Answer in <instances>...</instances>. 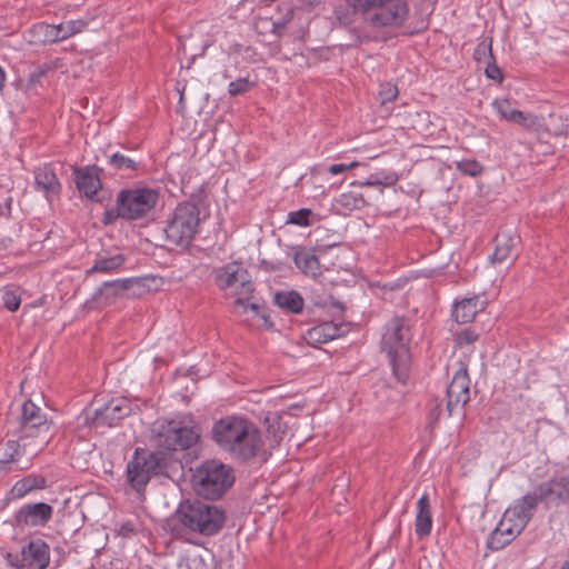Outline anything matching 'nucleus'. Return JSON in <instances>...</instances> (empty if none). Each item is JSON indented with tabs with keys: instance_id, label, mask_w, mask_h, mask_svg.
<instances>
[{
	"instance_id": "f257e3e1",
	"label": "nucleus",
	"mask_w": 569,
	"mask_h": 569,
	"mask_svg": "<svg viewBox=\"0 0 569 569\" xmlns=\"http://www.w3.org/2000/svg\"><path fill=\"white\" fill-rule=\"evenodd\" d=\"M211 438L233 460L249 461L253 458L267 460L270 451L264 448L258 427L240 417H226L213 423Z\"/></svg>"
},
{
	"instance_id": "f03ea898",
	"label": "nucleus",
	"mask_w": 569,
	"mask_h": 569,
	"mask_svg": "<svg viewBox=\"0 0 569 569\" xmlns=\"http://www.w3.org/2000/svg\"><path fill=\"white\" fill-rule=\"evenodd\" d=\"M345 6L335 9L340 23L349 26L361 16L372 27H399L407 19L406 0H343Z\"/></svg>"
},
{
	"instance_id": "7ed1b4c3",
	"label": "nucleus",
	"mask_w": 569,
	"mask_h": 569,
	"mask_svg": "<svg viewBox=\"0 0 569 569\" xmlns=\"http://www.w3.org/2000/svg\"><path fill=\"white\" fill-rule=\"evenodd\" d=\"M172 521L176 525L171 528V531L176 536L190 532L210 537L217 535L223 528L226 512L216 505L199 499H187L179 503Z\"/></svg>"
},
{
	"instance_id": "20e7f679",
	"label": "nucleus",
	"mask_w": 569,
	"mask_h": 569,
	"mask_svg": "<svg viewBox=\"0 0 569 569\" xmlns=\"http://www.w3.org/2000/svg\"><path fill=\"white\" fill-rule=\"evenodd\" d=\"M214 283L220 290L234 298V312L251 318L261 317L262 306L253 299V282L248 270L237 261L229 262L213 270Z\"/></svg>"
},
{
	"instance_id": "39448f33",
	"label": "nucleus",
	"mask_w": 569,
	"mask_h": 569,
	"mask_svg": "<svg viewBox=\"0 0 569 569\" xmlns=\"http://www.w3.org/2000/svg\"><path fill=\"white\" fill-rule=\"evenodd\" d=\"M411 329L405 317H393L385 328L381 338V349L389 358L395 377L406 382L410 361Z\"/></svg>"
},
{
	"instance_id": "423d86ee",
	"label": "nucleus",
	"mask_w": 569,
	"mask_h": 569,
	"mask_svg": "<svg viewBox=\"0 0 569 569\" xmlns=\"http://www.w3.org/2000/svg\"><path fill=\"white\" fill-rule=\"evenodd\" d=\"M236 480L233 468L217 459L199 465L192 475V488L207 500L221 498Z\"/></svg>"
},
{
	"instance_id": "0eeeda50",
	"label": "nucleus",
	"mask_w": 569,
	"mask_h": 569,
	"mask_svg": "<svg viewBox=\"0 0 569 569\" xmlns=\"http://www.w3.org/2000/svg\"><path fill=\"white\" fill-rule=\"evenodd\" d=\"M199 224L198 204L189 201L178 204L164 228L168 243L187 248L197 234Z\"/></svg>"
},
{
	"instance_id": "6e6552de",
	"label": "nucleus",
	"mask_w": 569,
	"mask_h": 569,
	"mask_svg": "<svg viewBox=\"0 0 569 569\" xmlns=\"http://www.w3.org/2000/svg\"><path fill=\"white\" fill-rule=\"evenodd\" d=\"M163 468L164 457L161 452H149L137 448L132 460L127 466L128 481L140 493L151 476L161 473Z\"/></svg>"
},
{
	"instance_id": "1a4fd4ad",
	"label": "nucleus",
	"mask_w": 569,
	"mask_h": 569,
	"mask_svg": "<svg viewBox=\"0 0 569 569\" xmlns=\"http://www.w3.org/2000/svg\"><path fill=\"white\" fill-rule=\"evenodd\" d=\"M159 200L153 188H132L121 190L117 196L120 214L126 220H137L150 212Z\"/></svg>"
},
{
	"instance_id": "9d476101",
	"label": "nucleus",
	"mask_w": 569,
	"mask_h": 569,
	"mask_svg": "<svg viewBox=\"0 0 569 569\" xmlns=\"http://www.w3.org/2000/svg\"><path fill=\"white\" fill-rule=\"evenodd\" d=\"M153 442L163 450H186L199 440V432L193 427L182 426L181 422L168 421L153 429Z\"/></svg>"
},
{
	"instance_id": "9b49d317",
	"label": "nucleus",
	"mask_w": 569,
	"mask_h": 569,
	"mask_svg": "<svg viewBox=\"0 0 569 569\" xmlns=\"http://www.w3.org/2000/svg\"><path fill=\"white\" fill-rule=\"evenodd\" d=\"M526 528L523 520L516 517L515 511L507 509L496 529L488 539V548L500 550L516 539Z\"/></svg>"
},
{
	"instance_id": "f8f14e48",
	"label": "nucleus",
	"mask_w": 569,
	"mask_h": 569,
	"mask_svg": "<svg viewBox=\"0 0 569 569\" xmlns=\"http://www.w3.org/2000/svg\"><path fill=\"white\" fill-rule=\"evenodd\" d=\"M49 431L50 426L41 408L36 406L31 400L24 401L21 409L19 439L38 437L41 432H44L42 437L43 442L49 436Z\"/></svg>"
},
{
	"instance_id": "ddd939ff",
	"label": "nucleus",
	"mask_w": 569,
	"mask_h": 569,
	"mask_svg": "<svg viewBox=\"0 0 569 569\" xmlns=\"http://www.w3.org/2000/svg\"><path fill=\"white\" fill-rule=\"evenodd\" d=\"M130 411V405L127 399H112L102 407L96 408L92 416L87 412L86 421L94 427H112L119 420L127 417Z\"/></svg>"
},
{
	"instance_id": "4468645a",
	"label": "nucleus",
	"mask_w": 569,
	"mask_h": 569,
	"mask_svg": "<svg viewBox=\"0 0 569 569\" xmlns=\"http://www.w3.org/2000/svg\"><path fill=\"white\" fill-rule=\"evenodd\" d=\"M470 399V379L467 368L461 366L455 373L447 389V411L452 416L461 410Z\"/></svg>"
},
{
	"instance_id": "2eb2a0df",
	"label": "nucleus",
	"mask_w": 569,
	"mask_h": 569,
	"mask_svg": "<svg viewBox=\"0 0 569 569\" xmlns=\"http://www.w3.org/2000/svg\"><path fill=\"white\" fill-rule=\"evenodd\" d=\"M49 546L41 539L31 540L21 550V558L16 556L11 565L20 569H46L49 565Z\"/></svg>"
},
{
	"instance_id": "dca6fc26",
	"label": "nucleus",
	"mask_w": 569,
	"mask_h": 569,
	"mask_svg": "<svg viewBox=\"0 0 569 569\" xmlns=\"http://www.w3.org/2000/svg\"><path fill=\"white\" fill-rule=\"evenodd\" d=\"M53 509L46 502L28 503L22 506L14 515L17 527H42L52 518Z\"/></svg>"
},
{
	"instance_id": "f3484780",
	"label": "nucleus",
	"mask_w": 569,
	"mask_h": 569,
	"mask_svg": "<svg viewBox=\"0 0 569 569\" xmlns=\"http://www.w3.org/2000/svg\"><path fill=\"white\" fill-rule=\"evenodd\" d=\"M100 169L96 166L74 170V182L78 190L87 198L92 199L101 189Z\"/></svg>"
},
{
	"instance_id": "a211bd4d",
	"label": "nucleus",
	"mask_w": 569,
	"mask_h": 569,
	"mask_svg": "<svg viewBox=\"0 0 569 569\" xmlns=\"http://www.w3.org/2000/svg\"><path fill=\"white\" fill-rule=\"evenodd\" d=\"M348 331L346 323L325 321L307 331V338L312 343H326L343 336Z\"/></svg>"
},
{
	"instance_id": "6ab92c4d",
	"label": "nucleus",
	"mask_w": 569,
	"mask_h": 569,
	"mask_svg": "<svg viewBox=\"0 0 569 569\" xmlns=\"http://www.w3.org/2000/svg\"><path fill=\"white\" fill-rule=\"evenodd\" d=\"M540 485L542 496L547 497L548 502L569 505V476L553 477Z\"/></svg>"
},
{
	"instance_id": "aec40b11",
	"label": "nucleus",
	"mask_w": 569,
	"mask_h": 569,
	"mask_svg": "<svg viewBox=\"0 0 569 569\" xmlns=\"http://www.w3.org/2000/svg\"><path fill=\"white\" fill-rule=\"evenodd\" d=\"M541 501H548L546 496H542L541 485L537 486L532 492L525 495L513 507L508 508L515 511L519 520H523L527 526L532 518L533 511Z\"/></svg>"
},
{
	"instance_id": "412c9836",
	"label": "nucleus",
	"mask_w": 569,
	"mask_h": 569,
	"mask_svg": "<svg viewBox=\"0 0 569 569\" xmlns=\"http://www.w3.org/2000/svg\"><path fill=\"white\" fill-rule=\"evenodd\" d=\"M486 301L479 297L465 298L455 305L452 317L459 323L471 322L476 315L483 310Z\"/></svg>"
},
{
	"instance_id": "4be33fe9",
	"label": "nucleus",
	"mask_w": 569,
	"mask_h": 569,
	"mask_svg": "<svg viewBox=\"0 0 569 569\" xmlns=\"http://www.w3.org/2000/svg\"><path fill=\"white\" fill-rule=\"evenodd\" d=\"M416 535L419 538H426L430 535L432 529V513L429 497L423 493L417 502L416 515Z\"/></svg>"
},
{
	"instance_id": "5701e85b",
	"label": "nucleus",
	"mask_w": 569,
	"mask_h": 569,
	"mask_svg": "<svg viewBox=\"0 0 569 569\" xmlns=\"http://www.w3.org/2000/svg\"><path fill=\"white\" fill-rule=\"evenodd\" d=\"M34 180L37 189L46 192L47 196L58 194L61 190V184L54 170L48 164L39 167L34 171Z\"/></svg>"
},
{
	"instance_id": "b1692460",
	"label": "nucleus",
	"mask_w": 569,
	"mask_h": 569,
	"mask_svg": "<svg viewBox=\"0 0 569 569\" xmlns=\"http://www.w3.org/2000/svg\"><path fill=\"white\" fill-rule=\"evenodd\" d=\"M133 284V279H118L104 282L94 292V299H103L107 303L113 302L122 292L129 290Z\"/></svg>"
},
{
	"instance_id": "393cba45",
	"label": "nucleus",
	"mask_w": 569,
	"mask_h": 569,
	"mask_svg": "<svg viewBox=\"0 0 569 569\" xmlns=\"http://www.w3.org/2000/svg\"><path fill=\"white\" fill-rule=\"evenodd\" d=\"M293 261L303 273L316 276L319 273V260L312 250L298 247L295 250Z\"/></svg>"
},
{
	"instance_id": "a878e982",
	"label": "nucleus",
	"mask_w": 569,
	"mask_h": 569,
	"mask_svg": "<svg viewBox=\"0 0 569 569\" xmlns=\"http://www.w3.org/2000/svg\"><path fill=\"white\" fill-rule=\"evenodd\" d=\"M86 27L82 20H70L57 26H48L47 34L52 38V41H61L79 33Z\"/></svg>"
},
{
	"instance_id": "bb28decb",
	"label": "nucleus",
	"mask_w": 569,
	"mask_h": 569,
	"mask_svg": "<svg viewBox=\"0 0 569 569\" xmlns=\"http://www.w3.org/2000/svg\"><path fill=\"white\" fill-rule=\"evenodd\" d=\"M517 240H518L517 237H513L507 232L498 233L495 238L496 247H495V251L491 256V261L492 262L506 261L510 257L513 248L516 247Z\"/></svg>"
},
{
	"instance_id": "cd10ccee",
	"label": "nucleus",
	"mask_w": 569,
	"mask_h": 569,
	"mask_svg": "<svg viewBox=\"0 0 569 569\" xmlns=\"http://www.w3.org/2000/svg\"><path fill=\"white\" fill-rule=\"evenodd\" d=\"M126 261V257L122 253L113 256H97L94 263L90 269L87 270V276L101 272L109 273L118 270Z\"/></svg>"
},
{
	"instance_id": "c85d7f7f",
	"label": "nucleus",
	"mask_w": 569,
	"mask_h": 569,
	"mask_svg": "<svg viewBox=\"0 0 569 569\" xmlns=\"http://www.w3.org/2000/svg\"><path fill=\"white\" fill-rule=\"evenodd\" d=\"M46 487V479L41 476H27L17 481L11 489V496L20 499L34 489H42Z\"/></svg>"
},
{
	"instance_id": "c756f323",
	"label": "nucleus",
	"mask_w": 569,
	"mask_h": 569,
	"mask_svg": "<svg viewBox=\"0 0 569 569\" xmlns=\"http://www.w3.org/2000/svg\"><path fill=\"white\" fill-rule=\"evenodd\" d=\"M274 301L281 309L291 313H299L303 309V299L295 291L278 292Z\"/></svg>"
},
{
	"instance_id": "7c9ffc66",
	"label": "nucleus",
	"mask_w": 569,
	"mask_h": 569,
	"mask_svg": "<svg viewBox=\"0 0 569 569\" xmlns=\"http://www.w3.org/2000/svg\"><path fill=\"white\" fill-rule=\"evenodd\" d=\"M399 180V176L393 172H378L370 174L366 181L361 182V187H392Z\"/></svg>"
},
{
	"instance_id": "2f4dec72",
	"label": "nucleus",
	"mask_w": 569,
	"mask_h": 569,
	"mask_svg": "<svg viewBox=\"0 0 569 569\" xmlns=\"http://www.w3.org/2000/svg\"><path fill=\"white\" fill-rule=\"evenodd\" d=\"M110 164L120 171H136L139 169L140 162L121 152H114L110 156Z\"/></svg>"
},
{
	"instance_id": "473e14b6",
	"label": "nucleus",
	"mask_w": 569,
	"mask_h": 569,
	"mask_svg": "<svg viewBox=\"0 0 569 569\" xmlns=\"http://www.w3.org/2000/svg\"><path fill=\"white\" fill-rule=\"evenodd\" d=\"M473 58L478 63H488L493 60L492 54V39H482L475 49Z\"/></svg>"
},
{
	"instance_id": "72a5a7b5",
	"label": "nucleus",
	"mask_w": 569,
	"mask_h": 569,
	"mask_svg": "<svg viewBox=\"0 0 569 569\" xmlns=\"http://www.w3.org/2000/svg\"><path fill=\"white\" fill-rule=\"evenodd\" d=\"M2 301H3L4 307L9 311H11V312L17 311L21 303L20 289L16 286L6 287L3 295H2Z\"/></svg>"
},
{
	"instance_id": "f704fd0d",
	"label": "nucleus",
	"mask_w": 569,
	"mask_h": 569,
	"mask_svg": "<svg viewBox=\"0 0 569 569\" xmlns=\"http://www.w3.org/2000/svg\"><path fill=\"white\" fill-rule=\"evenodd\" d=\"M312 216L313 212L310 209L302 208L300 210L289 212L287 222L300 227H309L312 223L310 220Z\"/></svg>"
},
{
	"instance_id": "c9c22d12",
	"label": "nucleus",
	"mask_w": 569,
	"mask_h": 569,
	"mask_svg": "<svg viewBox=\"0 0 569 569\" xmlns=\"http://www.w3.org/2000/svg\"><path fill=\"white\" fill-rule=\"evenodd\" d=\"M254 87V82L250 81L249 78H238L234 81H231L228 86V93L231 97H237L248 92L251 88Z\"/></svg>"
},
{
	"instance_id": "e433bc0d",
	"label": "nucleus",
	"mask_w": 569,
	"mask_h": 569,
	"mask_svg": "<svg viewBox=\"0 0 569 569\" xmlns=\"http://www.w3.org/2000/svg\"><path fill=\"white\" fill-rule=\"evenodd\" d=\"M457 169L470 177H477L482 172V166L473 159L458 161Z\"/></svg>"
},
{
	"instance_id": "4c0bfd02",
	"label": "nucleus",
	"mask_w": 569,
	"mask_h": 569,
	"mask_svg": "<svg viewBox=\"0 0 569 569\" xmlns=\"http://www.w3.org/2000/svg\"><path fill=\"white\" fill-rule=\"evenodd\" d=\"M492 106L497 113L507 121H510L513 113L517 111V109L511 108V104L507 99H497L493 101Z\"/></svg>"
},
{
	"instance_id": "58836bf2",
	"label": "nucleus",
	"mask_w": 569,
	"mask_h": 569,
	"mask_svg": "<svg viewBox=\"0 0 569 569\" xmlns=\"http://www.w3.org/2000/svg\"><path fill=\"white\" fill-rule=\"evenodd\" d=\"M510 122L518 123L529 129L538 124V118L531 113H525L520 110H517L513 113V117L510 119Z\"/></svg>"
},
{
	"instance_id": "ea45409f",
	"label": "nucleus",
	"mask_w": 569,
	"mask_h": 569,
	"mask_svg": "<svg viewBox=\"0 0 569 569\" xmlns=\"http://www.w3.org/2000/svg\"><path fill=\"white\" fill-rule=\"evenodd\" d=\"M398 93L399 91L397 86L389 82L381 84L379 90L381 106L386 104L387 102L393 101L398 97Z\"/></svg>"
},
{
	"instance_id": "a19ab883",
	"label": "nucleus",
	"mask_w": 569,
	"mask_h": 569,
	"mask_svg": "<svg viewBox=\"0 0 569 569\" xmlns=\"http://www.w3.org/2000/svg\"><path fill=\"white\" fill-rule=\"evenodd\" d=\"M485 73L489 79L495 80L498 83H501L503 80L502 71L497 66L495 59L486 63Z\"/></svg>"
},
{
	"instance_id": "79ce46f5",
	"label": "nucleus",
	"mask_w": 569,
	"mask_h": 569,
	"mask_svg": "<svg viewBox=\"0 0 569 569\" xmlns=\"http://www.w3.org/2000/svg\"><path fill=\"white\" fill-rule=\"evenodd\" d=\"M478 339V335L470 329H465L456 336V343L459 347L473 343Z\"/></svg>"
},
{
	"instance_id": "37998d69",
	"label": "nucleus",
	"mask_w": 569,
	"mask_h": 569,
	"mask_svg": "<svg viewBox=\"0 0 569 569\" xmlns=\"http://www.w3.org/2000/svg\"><path fill=\"white\" fill-rule=\"evenodd\" d=\"M8 448V452L6 453L4 458L2 459L3 462H11L17 459L19 456V442L16 440H8L6 443Z\"/></svg>"
},
{
	"instance_id": "c03bdc74",
	"label": "nucleus",
	"mask_w": 569,
	"mask_h": 569,
	"mask_svg": "<svg viewBox=\"0 0 569 569\" xmlns=\"http://www.w3.org/2000/svg\"><path fill=\"white\" fill-rule=\"evenodd\" d=\"M118 218H121L120 207L116 202V207L104 212V223H113Z\"/></svg>"
},
{
	"instance_id": "a18cd8bd",
	"label": "nucleus",
	"mask_w": 569,
	"mask_h": 569,
	"mask_svg": "<svg viewBox=\"0 0 569 569\" xmlns=\"http://www.w3.org/2000/svg\"><path fill=\"white\" fill-rule=\"evenodd\" d=\"M348 171V167L345 163H333L328 168V172L332 176L340 174Z\"/></svg>"
},
{
	"instance_id": "49530a36",
	"label": "nucleus",
	"mask_w": 569,
	"mask_h": 569,
	"mask_svg": "<svg viewBox=\"0 0 569 569\" xmlns=\"http://www.w3.org/2000/svg\"><path fill=\"white\" fill-rule=\"evenodd\" d=\"M430 416L433 421H437L440 416V405L437 401H435V406L430 410Z\"/></svg>"
},
{
	"instance_id": "de8ad7c7",
	"label": "nucleus",
	"mask_w": 569,
	"mask_h": 569,
	"mask_svg": "<svg viewBox=\"0 0 569 569\" xmlns=\"http://www.w3.org/2000/svg\"><path fill=\"white\" fill-rule=\"evenodd\" d=\"M4 82H6V72L2 69V67L0 66V90H2V88L4 87Z\"/></svg>"
},
{
	"instance_id": "09e8293b",
	"label": "nucleus",
	"mask_w": 569,
	"mask_h": 569,
	"mask_svg": "<svg viewBox=\"0 0 569 569\" xmlns=\"http://www.w3.org/2000/svg\"><path fill=\"white\" fill-rule=\"evenodd\" d=\"M281 439H282L281 436H278L277 433H274L273 435V440H272V443H271L270 447L273 448L274 446H277L280 442Z\"/></svg>"
},
{
	"instance_id": "8fccbe9b",
	"label": "nucleus",
	"mask_w": 569,
	"mask_h": 569,
	"mask_svg": "<svg viewBox=\"0 0 569 569\" xmlns=\"http://www.w3.org/2000/svg\"><path fill=\"white\" fill-rule=\"evenodd\" d=\"M345 164H346V167H348V170H351V169H355V168L359 167V166H360V162H358V161H351V162H349V163H345Z\"/></svg>"
},
{
	"instance_id": "3c124183",
	"label": "nucleus",
	"mask_w": 569,
	"mask_h": 569,
	"mask_svg": "<svg viewBox=\"0 0 569 569\" xmlns=\"http://www.w3.org/2000/svg\"><path fill=\"white\" fill-rule=\"evenodd\" d=\"M561 569H569V562H568V561H566V562L562 565Z\"/></svg>"
},
{
	"instance_id": "603ef678",
	"label": "nucleus",
	"mask_w": 569,
	"mask_h": 569,
	"mask_svg": "<svg viewBox=\"0 0 569 569\" xmlns=\"http://www.w3.org/2000/svg\"><path fill=\"white\" fill-rule=\"evenodd\" d=\"M182 99H183V93L180 92V101H182Z\"/></svg>"
}]
</instances>
